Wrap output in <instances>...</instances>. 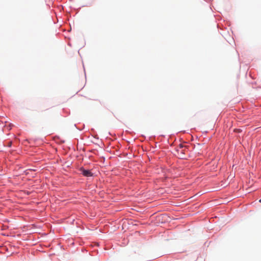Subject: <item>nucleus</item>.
<instances>
[{
    "instance_id": "obj_2",
    "label": "nucleus",
    "mask_w": 261,
    "mask_h": 261,
    "mask_svg": "<svg viewBox=\"0 0 261 261\" xmlns=\"http://www.w3.org/2000/svg\"><path fill=\"white\" fill-rule=\"evenodd\" d=\"M259 202L261 203V199L259 200Z\"/></svg>"
},
{
    "instance_id": "obj_1",
    "label": "nucleus",
    "mask_w": 261,
    "mask_h": 261,
    "mask_svg": "<svg viewBox=\"0 0 261 261\" xmlns=\"http://www.w3.org/2000/svg\"><path fill=\"white\" fill-rule=\"evenodd\" d=\"M80 171L82 172L83 175L86 177H90L93 175V173L89 170H86L83 168L80 169Z\"/></svg>"
}]
</instances>
